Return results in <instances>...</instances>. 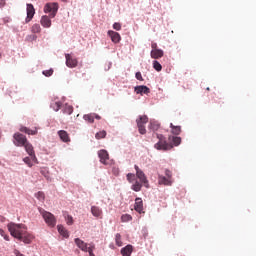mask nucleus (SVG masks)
Wrapping results in <instances>:
<instances>
[{"mask_svg": "<svg viewBox=\"0 0 256 256\" xmlns=\"http://www.w3.org/2000/svg\"><path fill=\"white\" fill-rule=\"evenodd\" d=\"M7 229L14 239L24 242L25 244H31L32 241L35 239V236L27 231V226L24 224H17L11 222L7 224Z\"/></svg>", "mask_w": 256, "mask_h": 256, "instance_id": "obj_1", "label": "nucleus"}, {"mask_svg": "<svg viewBox=\"0 0 256 256\" xmlns=\"http://www.w3.org/2000/svg\"><path fill=\"white\" fill-rule=\"evenodd\" d=\"M155 137H157L158 142L155 143L154 148L159 151H169L173 149V145L167 142L166 138L162 134L154 133Z\"/></svg>", "mask_w": 256, "mask_h": 256, "instance_id": "obj_2", "label": "nucleus"}, {"mask_svg": "<svg viewBox=\"0 0 256 256\" xmlns=\"http://www.w3.org/2000/svg\"><path fill=\"white\" fill-rule=\"evenodd\" d=\"M149 123V118L146 115L139 116V119H136L137 128H139V133L141 135L146 134L145 124Z\"/></svg>", "mask_w": 256, "mask_h": 256, "instance_id": "obj_3", "label": "nucleus"}, {"mask_svg": "<svg viewBox=\"0 0 256 256\" xmlns=\"http://www.w3.org/2000/svg\"><path fill=\"white\" fill-rule=\"evenodd\" d=\"M134 170H136V177L139 179L140 183L143 184L144 187L149 188V180H147V176L144 172L137 165H134Z\"/></svg>", "mask_w": 256, "mask_h": 256, "instance_id": "obj_4", "label": "nucleus"}, {"mask_svg": "<svg viewBox=\"0 0 256 256\" xmlns=\"http://www.w3.org/2000/svg\"><path fill=\"white\" fill-rule=\"evenodd\" d=\"M58 10L59 5L57 3H48L44 6V13H50V18H55Z\"/></svg>", "mask_w": 256, "mask_h": 256, "instance_id": "obj_5", "label": "nucleus"}, {"mask_svg": "<svg viewBox=\"0 0 256 256\" xmlns=\"http://www.w3.org/2000/svg\"><path fill=\"white\" fill-rule=\"evenodd\" d=\"M13 138L15 140L14 145L17 147H23V145L30 144L27 137H25L23 134L15 133Z\"/></svg>", "mask_w": 256, "mask_h": 256, "instance_id": "obj_6", "label": "nucleus"}, {"mask_svg": "<svg viewBox=\"0 0 256 256\" xmlns=\"http://www.w3.org/2000/svg\"><path fill=\"white\" fill-rule=\"evenodd\" d=\"M42 217L44 219V222H46L47 225H49L50 227H55L56 225V218L55 215H53L50 212H42Z\"/></svg>", "mask_w": 256, "mask_h": 256, "instance_id": "obj_7", "label": "nucleus"}, {"mask_svg": "<svg viewBox=\"0 0 256 256\" xmlns=\"http://www.w3.org/2000/svg\"><path fill=\"white\" fill-rule=\"evenodd\" d=\"M65 64L67 65L68 68H75L78 65L77 59H75L72 55L70 54H65Z\"/></svg>", "mask_w": 256, "mask_h": 256, "instance_id": "obj_8", "label": "nucleus"}, {"mask_svg": "<svg viewBox=\"0 0 256 256\" xmlns=\"http://www.w3.org/2000/svg\"><path fill=\"white\" fill-rule=\"evenodd\" d=\"M22 147L25 148V151L28 153L29 157H32V161L37 163V156H35L34 147L31 145V143L24 144Z\"/></svg>", "mask_w": 256, "mask_h": 256, "instance_id": "obj_9", "label": "nucleus"}, {"mask_svg": "<svg viewBox=\"0 0 256 256\" xmlns=\"http://www.w3.org/2000/svg\"><path fill=\"white\" fill-rule=\"evenodd\" d=\"M134 211H136L139 214H144L142 198L137 197L136 200H134Z\"/></svg>", "mask_w": 256, "mask_h": 256, "instance_id": "obj_10", "label": "nucleus"}, {"mask_svg": "<svg viewBox=\"0 0 256 256\" xmlns=\"http://www.w3.org/2000/svg\"><path fill=\"white\" fill-rule=\"evenodd\" d=\"M134 93L137 95H148L150 93V88L146 85H139L134 87Z\"/></svg>", "mask_w": 256, "mask_h": 256, "instance_id": "obj_11", "label": "nucleus"}, {"mask_svg": "<svg viewBox=\"0 0 256 256\" xmlns=\"http://www.w3.org/2000/svg\"><path fill=\"white\" fill-rule=\"evenodd\" d=\"M98 158H100V163L103 165H108L109 155L107 150L98 151Z\"/></svg>", "mask_w": 256, "mask_h": 256, "instance_id": "obj_12", "label": "nucleus"}, {"mask_svg": "<svg viewBox=\"0 0 256 256\" xmlns=\"http://www.w3.org/2000/svg\"><path fill=\"white\" fill-rule=\"evenodd\" d=\"M35 9L32 4L26 5V22H30L32 18H34Z\"/></svg>", "mask_w": 256, "mask_h": 256, "instance_id": "obj_13", "label": "nucleus"}, {"mask_svg": "<svg viewBox=\"0 0 256 256\" xmlns=\"http://www.w3.org/2000/svg\"><path fill=\"white\" fill-rule=\"evenodd\" d=\"M76 246L80 249V251L87 252L89 249V246L87 243L83 242L81 239L76 238L75 240Z\"/></svg>", "mask_w": 256, "mask_h": 256, "instance_id": "obj_14", "label": "nucleus"}, {"mask_svg": "<svg viewBox=\"0 0 256 256\" xmlns=\"http://www.w3.org/2000/svg\"><path fill=\"white\" fill-rule=\"evenodd\" d=\"M108 36H110L112 43H119V41H121V36L119 35V33L113 31V30H109L108 31Z\"/></svg>", "mask_w": 256, "mask_h": 256, "instance_id": "obj_15", "label": "nucleus"}, {"mask_svg": "<svg viewBox=\"0 0 256 256\" xmlns=\"http://www.w3.org/2000/svg\"><path fill=\"white\" fill-rule=\"evenodd\" d=\"M158 184L164 186H171L173 184L172 178H166L165 176L158 177Z\"/></svg>", "mask_w": 256, "mask_h": 256, "instance_id": "obj_16", "label": "nucleus"}, {"mask_svg": "<svg viewBox=\"0 0 256 256\" xmlns=\"http://www.w3.org/2000/svg\"><path fill=\"white\" fill-rule=\"evenodd\" d=\"M169 144L173 147H178L182 142V138L176 136H169L168 137Z\"/></svg>", "mask_w": 256, "mask_h": 256, "instance_id": "obj_17", "label": "nucleus"}, {"mask_svg": "<svg viewBox=\"0 0 256 256\" xmlns=\"http://www.w3.org/2000/svg\"><path fill=\"white\" fill-rule=\"evenodd\" d=\"M151 59H161L164 57V51L162 50H151L150 52Z\"/></svg>", "mask_w": 256, "mask_h": 256, "instance_id": "obj_18", "label": "nucleus"}, {"mask_svg": "<svg viewBox=\"0 0 256 256\" xmlns=\"http://www.w3.org/2000/svg\"><path fill=\"white\" fill-rule=\"evenodd\" d=\"M20 131L23 132V133H25V134L32 135V136L38 134V129H37V128H35V129H30V128H28V127L22 126V127L20 128Z\"/></svg>", "mask_w": 256, "mask_h": 256, "instance_id": "obj_19", "label": "nucleus"}, {"mask_svg": "<svg viewBox=\"0 0 256 256\" xmlns=\"http://www.w3.org/2000/svg\"><path fill=\"white\" fill-rule=\"evenodd\" d=\"M40 24H42V26L44 28H49L50 26H52V21L50 20V18L46 15L42 16V19L40 20Z\"/></svg>", "mask_w": 256, "mask_h": 256, "instance_id": "obj_20", "label": "nucleus"}, {"mask_svg": "<svg viewBox=\"0 0 256 256\" xmlns=\"http://www.w3.org/2000/svg\"><path fill=\"white\" fill-rule=\"evenodd\" d=\"M58 137H60L62 142H70V137L68 136V133L64 130L58 131Z\"/></svg>", "mask_w": 256, "mask_h": 256, "instance_id": "obj_21", "label": "nucleus"}, {"mask_svg": "<svg viewBox=\"0 0 256 256\" xmlns=\"http://www.w3.org/2000/svg\"><path fill=\"white\" fill-rule=\"evenodd\" d=\"M132 251H133V246L128 245L121 249V254H122V256H131Z\"/></svg>", "mask_w": 256, "mask_h": 256, "instance_id": "obj_22", "label": "nucleus"}, {"mask_svg": "<svg viewBox=\"0 0 256 256\" xmlns=\"http://www.w3.org/2000/svg\"><path fill=\"white\" fill-rule=\"evenodd\" d=\"M91 212L92 215L97 218H101V216L103 215V211L97 206H92Z\"/></svg>", "mask_w": 256, "mask_h": 256, "instance_id": "obj_23", "label": "nucleus"}, {"mask_svg": "<svg viewBox=\"0 0 256 256\" xmlns=\"http://www.w3.org/2000/svg\"><path fill=\"white\" fill-rule=\"evenodd\" d=\"M57 229H58V233H60V235L65 239H68V237H70V235L68 234V231L66 230V228H64V226L58 225Z\"/></svg>", "mask_w": 256, "mask_h": 256, "instance_id": "obj_24", "label": "nucleus"}, {"mask_svg": "<svg viewBox=\"0 0 256 256\" xmlns=\"http://www.w3.org/2000/svg\"><path fill=\"white\" fill-rule=\"evenodd\" d=\"M170 129H172V134L178 136L182 132V128L180 126H175L170 123Z\"/></svg>", "mask_w": 256, "mask_h": 256, "instance_id": "obj_25", "label": "nucleus"}, {"mask_svg": "<svg viewBox=\"0 0 256 256\" xmlns=\"http://www.w3.org/2000/svg\"><path fill=\"white\" fill-rule=\"evenodd\" d=\"M83 120L87 121L89 124H93L95 122V114L83 115Z\"/></svg>", "mask_w": 256, "mask_h": 256, "instance_id": "obj_26", "label": "nucleus"}, {"mask_svg": "<svg viewBox=\"0 0 256 256\" xmlns=\"http://www.w3.org/2000/svg\"><path fill=\"white\" fill-rule=\"evenodd\" d=\"M24 163L26 165H28L29 168H32L34 166V164H38V162H35L34 160H32V156L30 157H25L23 159Z\"/></svg>", "mask_w": 256, "mask_h": 256, "instance_id": "obj_27", "label": "nucleus"}, {"mask_svg": "<svg viewBox=\"0 0 256 256\" xmlns=\"http://www.w3.org/2000/svg\"><path fill=\"white\" fill-rule=\"evenodd\" d=\"M149 129H151L154 132L158 131L160 129V123H158L157 121H151Z\"/></svg>", "mask_w": 256, "mask_h": 256, "instance_id": "obj_28", "label": "nucleus"}, {"mask_svg": "<svg viewBox=\"0 0 256 256\" xmlns=\"http://www.w3.org/2000/svg\"><path fill=\"white\" fill-rule=\"evenodd\" d=\"M142 183L140 182H134V184H132V190L135 191V192H139L142 190Z\"/></svg>", "mask_w": 256, "mask_h": 256, "instance_id": "obj_29", "label": "nucleus"}, {"mask_svg": "<svg viewBox=\"0 0 256 256\" xmlns=\"http://www.w3.org/2000/svg\"><path fill=\"white\" fill-rule=\"evenodd\" d=\"M152 68H154L155 71H158V72L162 71V65L157 60L152 62Z\"/></svg>", "mask_w": 256, "mask_h": 256, "instance_id": "obj_30", "label": "nucleus"}, {"mask_svg": "<svg viewBox=\"0 0 256 256\" xmlns=\"http://www.w3.org/2000/svg\"><path fill=\"white\" fill-rule=\"evenodd\" d=\"M62 103L60 101L51 103V108H53L54 111H59L61 109Z\"/></svg>", "mask_w": 256, "mask_h": 256, "instance_id": "obj_31", "label": "nucleus"}, {"mask_svg": "<svg viewBox=\"0 0 256 256\" xmlns=\"http://www.w3.org/2000/svg\"><path fill=\"white\" fill-rule=\"evenodd\" d=\"M32 33L38 34L41 33V26L39 24H35L32 26Z\"/></svg>", "mask_w": 256, "mask_h": 256, "instance_id": "obj_32", "label": "nucleus"}, {"mask_svg": "<svg viewBox=\"0 0 256 256\" xmlns=\"http://www.w3.org/2000/svg\"><path fill=\"white\" fill-rule=\"evenodd\" d=\"M121 220H122L123 223H128L129 221L132 220V216L128 215V214L122 215Z\"/></svg>", "mask_w": 256, "mask_h": 256, "instance_id": "obj_33", "label": "nucleus"}, {"mask_svg": "<svg viewBox=\"0 0 256 256\" xmlns=\"http://www.w3.org/2000/svg\"><path fill=\"white\" fill-rule=\"evenodd\" d=\"M106 135H107V133H106V131H100V132H97L96 133V139H104V138H106Z\"/></svg>", "mask_w": 256, "mask_h": 256, "instance_id": "obj_34", "label": "nucleus"}, {"mask_svg": "<svg viewBox=\"0 0 256 256\" xmlns=\"http://www.w3.org/2000/svg\"><path fill=\"white\" fill-rule=\"evenodd\" d=\"M115 243H116V246H118V247L122 246L121 234H116L115 235Z\"/></svg>", "mask_w": 256, "mask_h": 256, "instance_id": "obj_35", "label": "nucleus"}, {"mask_svg": "<svg viewBox=\"0 0 256 256\" xmlns=\"http://www.w3.org/2000/svg\"><path fill=\"white\" fill-rule=\"evenodd\" d=\"M35 197H36V199H38L39 201H44L45 200V193H43V192H38V193H36L35 194Z\"/></svg>", "mask_w": 256, "mask_h": 256, "instance_id": "obj_36", "label": "nucleus"}, {"mask_svg": "<svg viewBox=\"0 0 256 256\" xmlns=\"http://www.w3.org/2000/svg\"><path fill=\"white\" fill-rule=\"evenodd\" d=\"M73 111H74L73 106H67V107H65V109H64V113H65V114H68V115L73 114Z\"/></svg>", "mask_w": 256, "mask_h": 256, "instance_id": "obj_37", "label": "nucleus"}, {"mask_svg": "<svg viewBox=\"0 0 256 256\" xmlns=\"http://www.w3.org/2000/svg\"><path fill=\"white\" fill-rule=\"evenodd\" d=\"M65 220L67 221L68 225H73L74 224V219H73V216H71V215L65 216Z\"/></svg>", "mask_w": 256, "mask_h": 256, "instance_id": "obj_38", "label": "nucleus"}, {"mask_svg": "<svg viewBox=\"0 0 256 256\" xmlns=\"http://www.w3.org/2000/svg\"><path fill=\"white\" fill-rule=\"evenodd\" d=\"M0 236H2L5 241H10L9 235L5 234L2 228H0Z\"/></svg>", "mask_w": 256, "mask_h": 256, "instance_id": "obj_39", "label": "nucleus"}, {"mask_svg": "<svg viewBox=\"0 0 256 256\" xmlns=\"http://www.w3.org/2000/svg\"><path fill=\"white\" fill-rule=\"evenodd\" d=\"M95 250V245H90L86 252H89V256H96L93 251Z\"/></svg>", "mask_w": 256, "mask_h": 256, "instance_id": "obj_40", "label": "nucleus"}, {"mask_svg": "<svg viewBox=\"0 0 256 256\" xmlns=\"http://www.w3.org/2000/svg\"><path fill=\"white\" fill-rule=\"evenodd\" d=\"M126 178L128 179L129 183H133V181L135 180V174L129 173L128 175H126Z\"/></svg>", "mask_w": 256, "mask_h": 256, "instance_id": "obj_41", "label": "nucleus"}, {"mask_svg": "<svg viewBox=\"0 0 256 256\" xmlns=\"http://www.w3.org/2000/svg\"><path fill=\"white\" fill-rule=\"evenodd\" d=\"M52 74H53V69L43 71V75L45 77H50V76H52Z\"/></svg>", "mask_w": 256, "mask_h": 256, "instance_id": "obj_42", "label": "nucleus"}, {"mask_svg": "<svg viewBox=\"0 0 256 256\" xmlns=\"http://www.w3.org/2000/svg\"><path fill=\"white\" fill-rule=\"evenodd\" d=\"M112 27L114 28V30L116 31H120L122 26L119 22H115L114 25H112Z\"/></svg>", "mask_w": 256, "mask_h": 256, "instance_id": "obj_43", "label": "nucleus"}, {"mask_svg": "<svg viewBox=\"0 0 256 256\" xmlns=\"http://www.w3.org/2000/svg\"><path fill=\"white\" fill-rule=\"evenodd\" d=\"M136 79H137V80H139V81H141V82H143V81H144V79H143V77H142V73H141V72H136Z\"/></svg>", "mask_w": 256, "mask_h": 256, "instance_id": "obj_44", "label": "nucleus"}, {"mask_svg": "<svg viewBox=\"0 0 256 256\" xmlns=\"http://www.w3.org/2000/svg\"><path fill=\"white\" fill-rule=\"evenodd\" d=\"M151 48H152V51L160 50V48H158V44L154 42L151 43Z\"/></svg>", "mask_w": 256, "mask_h": 256, "instance_id": "obj_45", "label": "nucleus"}, {"mask_svg": "<svg viewBox=\"0 0 256 256\" xmlns=\"http://www.w3.org/2000/svg\"><path fill=\"white\" fill-rule=\"evenodd\" d=\"M165 177L168 179H172V172L169 170H165Z\"/></svg>", "mask_w": 256, "mask_h": 256, "instance_id": "obj_46", "label": "nucleus"}, {"mask_svg": "<svg viewBox=\"0 0 256 256\" xmlns=\"http://www.w3.org/2000/svg\"><path fill=\"white\" fill-rule=\"evenodd\" d=\"M6 5V0H0V8L5 7Z\"/></svg>", "mask_w": 256, "mask_h": 256, "instance_id": "obj_47", "label": "nucleus"}, {"mask_svg": "<svg viewBox=\"0 0 256 256\" xmlns=\"http://www.w3.org/2000/svg\"><path fill=\"white\" fill-rule=\"evenodd\" d=\"M15 256H25L24 254H21L19 250H14Z\"/></svg>", "mask_w": 256, "mask_h": 256, "instance_id": "obj_48", "label": "nucleus"}, {"mask_svg": "<svg viewBox=\"0 0 256 256\" xmlns=\"http://www.w3.org/2000/svg\"><path fill=\"white\" fill-rule=\"evenodd\" d=\"M94 119L100 120L101 117L99 115H97V114H94Z\"/></svg>", "mask_w": 256, "mask_h": 256, "instance_id": "obj_49", "label": "nucleus"}, {"mask_svg": "<svg viewBox=\"0 0 256 256\" xmlns=\"http://www.w3.org/2000/svg\"><path fill=\"white\" fill-rule=\"evenodd\" d=\"M61 1L66 2L67 0H61Z\"/></svg>", "mask_w": 256, "mask_h": 256, "instance_id": "obj_50", "label": "nucleus"}, {"mask_svg": "<svg viewBox=\"0 0 256 256\" xmlns=\"http://www.w3.org/2000/svg\"><path fill=\"white\" fill-rule=\"evenodd\" d=\"M206 91H209V88H206Z\"/></svg>", "mask_w": 256, "mask_h": 256, "instance_id": "obj_51", "label": "nucleus"}, {"mask_svg": "<svg viewBox=\"0 0 256 256\" xmlns=\"http://www.w3.org/2000/svg\"><path fill=\"white\" fill-rule=\"evenodd\" d=\"M0 57H2V54L0 53Z\"/></svg>", "mask_w": 256, "mask_h": 256, "instance_id": "obj_52", "label": "nucleus"}]
</instances>
